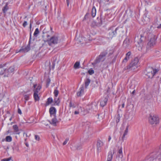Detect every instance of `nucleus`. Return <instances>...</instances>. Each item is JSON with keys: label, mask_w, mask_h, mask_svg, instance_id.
<instances>
[{"label": "nucleus", "mask_w": 161, "mask_h": 161, "mask_svg": "<svg viewBox=\"0 0 161 161\" xmlns=\"http://www.w3.org/2000/svg\"><path fill=\"white\" fill-rule=\"evenodd\" d=\"M39 29L38 28H36L35 30V31L34 33V36H37V35L39 34Z\"/></svg>", "instance_id": "e433bc0d"}, {"label": "nucleus", "mask_w": 161, "mask_h": 161, "mask_svg": "<svg viewBox=\"0 0 161 161\" xmlns=\"http://www.w3.org/2000/svg\"><path fill=\"white\" fill-rule=\"evenodd\" d=\"M53 117V118L52 119L51 121L50 122V124L54 126H56V123L58 122V121L56 118V116H55V117Z\"/></svg>", "instance_id": "a211bd4d"}, {"label": "nucleus", "mask_w": 161, "mask_h": 161, "mask_svg": "<svg viewBox=\"0 0 161 161\" xmlns=\"http://www.w3.org/2000/svg\"><path fill=\"white\" fill-rule=\"evenodd\" d=\"M135 90H134L132 92V94L133 95H134L135 93Z\"/></svg>", "instance_id": "13d9d810"}, {"label": "nucleus", "mask_w": 161, "mask_h": 161, "mask_svg": "<svg viewBox=\"0 0 161 161\" xmlns=\"http://www.w3.org/2000/svg\"><path fill=\"white\" fill-rule=\"evenodd\" d=\"M26 139H25V141H26Z\"/></svg>", "instance_id": "69168bd1"}, {"label": "nucleus", "mask_w": 161, "mask_h": 161, "mask_svg": "<svg viewBox=\"0 0 161 161\" xmlns=\"http://www.w3.org/2000/svg\"><path fill=\"white\" fill-rule=\"evenodd\" d=\"M25 145L27 147H29V144L27 143H25Z\"/></svg>", "instance_id": "6e6d98bb"}, {"label": "nucleus", "mask_w": 161, "mask_h": 161, "mask_svg": "<svg viewBox=\"0 0 161 161\" xmlns=\"http://www.w3.org/2000/svg\"><path fill=\"white\" fill-rule=\"evenodd\" d=\"M33 87L34 88V93H38L41 88V86L39 85L38 86L36 84H34Z\"/></svg>", "instance_id": "2eb2a0df"}, {"label": "nucleus", "mask_w": 161, "mask_h": 161, "mask_svg": "<svg viewBox=\"0 0 161 161\" xmlns=\"http://www.w3.org/2000/svg\"><path fill=\"white\" fill-rule=\"evenodd\" d=\"M69 106L70 107H72L73 108L75 107V105L73 103H72L71 102H70L69 103Z\"/></svg>", "instance_id": "ea45409f"}, {"label": "nucleus", "mask_w": 161, "mask_h": 161, "mask_svg": "<svg viewBox=\"0 0 161 161\" xmlns=\"http://www.w3.org/2000/svg\"><path fill=\"white\" fill-rule=\"evenodd\" d=\"M107 101L108 99L106 98H105L102 101L100 102V103L101 106L102 107L104 106L106 104Z\"/></svg>", "instance_id": "aec40b11"}, {"label": "nucleus", "mask_w": 161, "mask_h": 161, "mask_svg": "<svg viewBox=\"0 0 161 161\" xmlns=\"http://www.w3.org/2000/svg\"><path fill=\"white\" fill-rule=\"evenodd\" d=\"M35 139L37 141H39L40 140V138L38 135H35Z\"/></svg>", "instance_id": "37998d69"}, {"label": "nucleus", "mask_w": 161, "mask_h": 161, "mask_svg": "<svg viewBox=\"0 0 161 161\" xmlns=\"http://www.w3.org/2000/svg\"><path fill=\"white\" fill-rule=\"evenodd\" d=\"M157 37L154 35H153L150 39L146 46L147 50H148L152 48L156 44Z\"/></svg>", "instance_id": "423d86ee"}, {"label": "nucleus", "mask_w": 161, "mask_h": 161, "mask_svg": "<svg viewBox=\"0 0 161 161\" xmlns=\"http://www.w3.org/2000/svg\"><path fill=\"white\" fill-rule=\"evenodd\" d=\"M53 66H54V63H53ZM54 67H53V68Z\"/></svg>", "instance_id": "680f3d73"}, {"label": "nucleus", "mask_w": 161, "mask_h": 161, "mask_svg": "<svg viewBox=\"0 0 161 161\" xmlns=\"http://www.w3.org/2000/svg\"><path fill=\"white\" fill-rule=\"evenodd\" d=\"M131 54V52L130 51L128 52L126 54V56L124 59L123 60L122 62L123 63H126L128 60L129 59V57Z\"/></svg>", "instance_id": "dca6fc26"}, {"label": "nucleus", "mask_w": 161, "mask_h": 161, "mask_svg": "<svg viewBox=\"0 0 161 161\" xmlns=\"http://www.w3.org/2000/svg\"><path fill=\"white\" fill-rule=\"evenodd\" d=\"M158 71V70L157 69H154L151 67H149L146 69L145 73L148 78H152Z\"/></svg>", "instance_id": "39448f33"}, {"label": "nucleus", "mask_w": 161, "mask_h": 161, "mask_svg": "<svg viewBox=\"0 0 161 161\" xmlns=\"http://www.w3.org/2000/svg\"><path fill=\"white\" fill-rule=\"evenodd\" d=\"M69 139L68 138H66L65 141L63 143V145H65V144H66V143H67L68 141H69Z\"/></svg>", "instance_id": "c03bdc74"}, {"label": "nucleus", "mask_w": 161, "mask_h": 161, "mask_svg": "<svg viewBox=\"0 0 161 161\" xmlns=\"http://www.w3.org/2000/svg\"><path fill=\"white\" fill-rule=\"evenodd\" d=\"M161 156V145L158 148L156 149L154 151L147 156L146 160L147 161H153L156 158L160 159Z\"/></svg>", "instance_id": "f03ea898"}, {"label": "nucleus", "mask_w": 161, "mask_h": 161, "mask_svg": "<svg viewBox=\"0 0 161 161\" xmlns=\"http://www.w3.org/2000/svg\"><path fill=\"white\" fill-rule=\"evenodd\" d=\"M54 104L56 105H58L60 102L59 98H57V97H55L54 98Z\"/></svg>", "instance_id": "c756f323"}, {"label": "nucleus", "mask_w": 161, "mask_h": 161, "mask_svg": "<svg viewBox=\"0 0 161 161\" xmlns=\"http://www.w3.org/2000/svg\"><path fill=\"white\" fill-rule=\"evenodd\" d=\"M142 20L145 24H146L150 21V19L149 18L147 17L146 16L144 15Z\"/></svg>", "instance_id": "412c9836"}, {"label": "nucleus", "mask_w": 161, "mask_h": 161, "mask_svg": "<svg viewBox=\"0 0 161 161\" xmlns=\"http://www.w3.org/2000/svg\"><path fill=\"white\" fill-rule=\"evenodd\" d=\"M98 103L93 102L92 104V108L93 110H96L97 109Z\"/></svg>", "instance_id": "bb28decb"}, {"label": "nucleus", "mask_w": 161, "mask_h": 161, "mask_svg": "<svg viewBox=\"0 0 161 161\" xmlns=\"http://www.w3.org/2000/svg\"><path fill=\"white\" fill-rule=\"evenodd\" d=\"M113 157V155L111 152H109L108 153L107 161H112Z\"/></svg>", "instance_id": "5701e85b"}, {"label": "nucleus", "mask_w": 161, "mask_h": 161, "mask_svg": "<svg viewBox=\"0 0 161 161\" xmlns=\"http://www.w3.org/2000/svg\"><path fill=\"white\" fill-rule=\"evenodd\" d=\"M27 25V21H24V22L23 24V25L24 26V27H25Z\"/></svg>", "instance_id": "09e8293b"}, {"label": "nucleus", "mask_w": 161, "mask_h": 161, "mask_svg": "<svg viewBox=\"0 0 161 161\" xmlns=\"http://www.w3.org/2000/svg\"><path fill=\"white\" fill-rule=\"evenodd\" d=\"M80 91L77 93V95L78 96H80L83 94L84 93V85H82L80 89Z\"/></svg>", "instance_id": "f3484780"}, {"label": "nucleus", "mask_w": 161, "mask_h": 161, "mask_svg": "<svg viewBox=\"0 0 161 161\" xmlns=\"http://www.w3.org/2000/svg\"><path fill=\"white\" fill-rule=\"evenodd\" d=\"M6 65V64H1L0 65V68H2L5 65Z\"/></svg>", "instance_id": "603ef678"}, {"label": "nucleus", "mask_w": 161, "mask_h": 161, "mask_svg": "<svg viewBox=\"0 0 161 161\" xmlns=\"http://www.w3.org/2000/svg\"><path fill=\"white\" fill-rule=\"evenodd\" d=\"M11 119H12L11 118H10V120H11Z\"/></svg>", "instance_id": "338daca9"}, {"label": "nucleus", "mask_w": 161, "mask_h": 161, "mask_svg": "<svg viewBox=\"0 0 161 161\" xmlns=\"http://www.w3.org/2000/svg\"><path fill=\"white\" fill-rule=\"evenodd\" d=\"M53 93L55 97H57L59 93V92L57 90V87H56L54 90Z\"/></svg>", "instance_id": "2f4dec72"}, {"label": "nucleus", "mask_w": 161, "mask_h": 161, "mask_svg": "<svg viewBox=\"0 0 161 161\" xmlns=\"http://www.w3.org/2000/svg\"><path fill=\"white\" fill-rule=\"evenodd\" d=\"M90 80L88 78H86L85 80V87L86 88L90 82Z\"/></svg>", "instance_id": "6ab92c4d"}, {"label": "nucleus", "mask_w": 161, "mask_h": 161, "mask_svg": "<svg viewBox=\"0 0 161 161\" xmlns=\"http://www.w3.org/2000/svg\"><path fill=\"white\" fill-rule=\"evenodd\" d=\"M33 97L36 101H38L39 100L40 98L38 94V93H34Z\"/></svg>", "instance_id": "cd10ccee"}, {"label": "nucleus", "mask_w": 161, "mask_h": 161, "mask_svg": "<svg viewBox=\"0 0 161 161\" xmlns=\"http://www.w3.org/2000/svg\"><path fill=\"white\" fill-rule=\"evenodd\" d=\"M124 106H125V104L124 103H123L122 104V108H124Z\"/></svg>", "instance_id": "4d7b16f0"}, {"label": "nucleus", "mask_w": 161, "mask_h": 161, "mask_svg": "<svg viewBox=\"0 0 161 161\" xmlns=\"http://www.w3.org/2000/svg\"><path fill=\"white\" fill-rule=\"evenodd\" d=\"M78 110H80V113L82 115H84L85 114L88 112V111H87L86 112H83L82 111V108L81 107H80L78 108Z\"/></svg>", "instance_id": "c9c22d12"}, {"label": "nucleus", "mask_w": 161, "mask_h": 161, "mask_svg": "<svg viewBox=\"0 0 161 161\" xmlns=\"http://www.w3.org/2000/svg\"><path fill=\"white\" fill-rule=\"evenodd\" d=\"M81 148L82 145L81 143L72 145V149L74 150H79Z\"/></svg>", "instance_id": "4468645a"}, {"label": "nucleus", "mask_w": 161, "mask_h": 161, "mask_svg": "<svg viewBox=\"0 0 161 161\" xmlns=\"http://www.w3.org/2000/svg\"><path fill=\"white\" fill-rule=\"evenodd\" d=\"M8 5L6 4L3 8V13H5L7 11L8 9Z\"/></svg>", "instance_id": "7c9ffc66"}, {"label": "nucleus", "mask_w": 161, "mask_h": 161, "mask_svg": "<svg viewBox=\"0 0 161 161\" xmlns=\"http://www.w3.org/2000/svg\"><path fill=\"white\" fill-rule=\"evenodd\" d=\"M118 29V28H115L114 26H113L108 30V33L110 38H112L116 35Z\"/></svg>", "instance_id": "9d476101"}, {"label": "nucleus", "mask_w": 161, "mask_h": 161, "mask_svg": "<svg viewBox=\"0 0 161 161\" xmlns=\"http://www.w3.org/2000/svg\"><path fill=\"white\" fill-rule=\"evenodd\" d=\"M49 112L51 117L52 116L55 117L56 116V110L54 107H52L50 108Z\"/></svg>", "instance_id": "ddd939ff"}, {"label": "nucleus", "mask_w": 161, "mask_h": 161, "mask_svg": "<svg viewBox=\"0 0 161 161\" xmlns=\"http://www.w3.org/2000/svg\"><path fill=\"white\" fill-rule=\"evenodd\" d=\"M111 139V137H110V136H109V137H108V142H109L110 141V140Z\"/></svg>", "instance_id": "5fc2aeb1"}, {"label": "nucleus", "mask_w": 161, "mask_h": 161, "mask_svg": "<svg viewBox=\"0 0 161 161\" xmlns=\"http://www.w3.org/2000/svg\"><path fill=\"white\" fill-rule=\"evenodd\" d=\"M144 40L145 38L142 35L137 36L135 38V42L137 43L136 46L138 47V50L141 51L142 50Z\"/></svg>", "instance_id": "20e7f679"}, {"label": "nucleus", "mask_w": 161, "mask_h": 161, "mask_svg": "<svg viewBox=\"0 0 161 161\" xmlns=\"http://www.w3.org/2000/svg\"><path fill=\"white\" fill-rule=\"evenodd\" d=\"M14 69L12 67H10L8 69H3V72L0 71V74L3 75L4 74V76L8 77L9 75H10L14 71Z\"/></svg>", "instance_id": "1a4fd4ad"}, {"label": "nucleus", "mask_w": 161, "mask_h": 161, "mask_svg": "<svg viewBox=\"0 0 161 161\" xmlns=\"http://www.w3.org/2000/svg\"><path fill=\"white\" fill-rule=\"evenodd\" d=\"M122 147H121L120 149H119L118 151V153H119V155H118V156L119 157H120L121 158H122L123 157V154H122Z\"/></svg>", "instance_id": "c85d7f7f"}, {"label": "nucleus", "mask_w": 161, "mask_h": 161, "mask_svg": "<svg viewBox=\"0 0 161 161\" xmlns=\"http://www.w3.org/2000/svg\"><path fill=\"white\" fill-rule=\"evenodd\" d=\"M107 53H108L107 51H105L101 53L99 56L95 60V63L97 64L100 62L103 61L105 59V56Z\"/></svg>", "instance_id": "6e6552de"}, {"label": "nucleus", "mask_w": 161, "mask_h": 161, "mask_svg": "<svg viewBox=\"0 0 161 161\" xmlns=\"http://www.w3.org/2000/svg\"><path fill=\"white\" fill-rule=\"evenodd\" d=\"M29 95H24V99L26 101H28L29 99Z\"/></svg>", "instance_id": "58836bf2"}, {"label": "nucleus", "mask_w": 161, "mask_h": 161, "mask_svg": "<svg viewBox=\"0 0 161 161\" xmlns=\"http://www.w3.org/2000/svg\"><path fill=\"white\" fill-rule=\"evenodd\" d=\"M26 136H27V134H26Z\"/></svg>", "instance_id": "0e129e2a"}, {"label": "nucleus", "mask_w": 161, "mask_h": 161, "mask_svg": "<svg viewBox=\"0 0 161 161\" xmlns=\"http://www.w3.org/2000/svg\"><path fill=\"white\" fill-rule=\"evenodd\" d=\"M18 112L19 114H22L21 111L20 109L19 108H18Z\"/></svg>", "instance_id": "3c124183"}, {"label": "nucleus", "mask_w": 161, "mask_h": 161, "mask_svg": "<svg viewBox=\"0 0 161 161\" xmlns=\"http://www.w3.org/2000/svg\"><path fill=\"white\" fill-rule=\"evenodd\" d=\"M88 72L90 75H92L94 74V71L93 69H90L88 70Z\"/></svg>", "instance_id": "a19ab883"}, {"label": "nucleus", "mask_w": 161, "mask_h": 161, "mask_svg": "<svg viewBox=\"0 0 161 161\" xmlns=\"http://www.w3.org/2000/svg\"><path fill=\"white\" fill-rule=\"evenodd\" d=\"M1 161H13V160L11 159V157H9L8 158L3 159L1 160Z\"/></svg>", "instance_id": "4c0bfd02"}, {"label": "nucleus", "mask_w": 161, "mask_h": 161, "mask_svg": "<svg viewBox=\"0 0 161 161\" xmlns=\"http://www.w3.org/2000/svg\"><path fill=\"white\" fill-rule=\"evenodd\" d=\"M157 27L158 28H161V24Z\"/></svg>", "instance_id": "bf43d9fd"}, {"label": "nucleus", "mask_w": 161, "mask_h": 161, "mask_svg": "<svg viewBox=\"0 0 161 161\" xmlns=\"http://www.w3.org/2000/svg\"><path fill=\"white\" fill-rule=\"evenodd\" d=\"M72 1L71 0H66V2L67 3V6L68 7L69 6V4L71 3Z\"/></svg>", "instance_id": "a18cd8bd"}, {"label": "nucleus", "mask_w": 161, "mask_h": 161, "mask_svg": "<svg viewBox=\"0 0 161 161\" xmlns=\"http://www.w3.org/2000/svg\"><path fill=\"white\" fill-rule=\"evenodd\" d=\"M128 126H127L126 127V129L125 130V131H124V133L123 134V135H127V133L128 132Z\"/></svg>", "instance_id": "79ce46f5"}, {"label": "nucleus", "mask_w": 161, "mask_h": 161, "mask_svg": "<svg viewBox=\"0 0 161 161\" xmlns=\"http://www.w3.org/2000/svg\"><path fill=\"white\" fill-rule=\"evenodd\" d=\"M80 65V62H76L74 65V68L75 69H78L79 68Z\"/></svg>", "instance_id": "72a5a7b5"}, {"label": "nucleus", "mask_w": 161, "mask_h": 161, "mask_svg": "<svg viewBox=\"0 0 161 161\" xmlns=\"http://www.w3.org/2000/svg\"><path fill=\"white\" fill-rule=\"evenodd\" d=\"M138 62V59L135 58L132 60L130 64L125 67L123 69V71L127 70L129 71L130 70H134L137 67V64Z\"/></svg>", "instance_id": "7ed1b4c3"}, {"label": "nucleus", "mask_w": 161, "mask_h": 161, "mask_svg": "<svg viewBox=\"0 0 161 161\" xmlns=\"http://www.w3.org/2000/svg\"><path fill=\"white\" fill-rule=\"evenodd\" d=\"M14 129V132H15L16 134H19L20 132H19V130L18 127L17 125H14L13 126Z\"/></svg>", "instance_id": "4be33fe9"}, {"label": "nucleus", "mask_w": 161, "mask_h": 161, "mask_svg": "<svg viewBox=\"0 0 161 161\" xmlns=\"http://www.w3.org/2000/svg\"><path fill=\"white\" fill-rule=\"evenodd\" d=\"M30 28H31V23H30Z\"/></svg>", "instance_id": "052dcab7"}, {"label": "nucleus", "mask_w": 161, "mask_h": 161, "mask_svg": "<svg viewBox=\"0 0 161 161\" xmlns=\"http://www.w3.org/2000/svg\"><path fill=\"white\" fill-rule=\"evenodd\" d=\"M148 120L149 122L152 125H156L159 123V118L156 115H150Z\"/></svg>", "instance_id": "0eeeda50"}, {"label": "nucleus", "mask_w": 161, "mask_h": 161, "mask_svg": "<svg viewBox=\"0 0 161 161\" xmlns=\"http://www.w3.org/2000/svg\"><path fill=\"white\" fill-rule=\"evenodd\" d=\"M89 14L88 13H86V14L83 19L84 20L88 18Z\"/></svg>", "instance_id": "49530a36"}, {"label": "nucleus", "mask_w": 161, "mask_h": 161, "mask_svg": "<svg viewBox=\"0 0 161 161\" xmlns=\"http://www.w3.org/2000/svg\"><path fill=\"white\" fill-rule=\"evenodd\" d=\"M126 135H124L123 134V136L122 137V142H123L125 139V136Z\"/></svg>", "instance_id": "864d4df0"}, {"label": "nucleus", "mask_w": 161, "mask_h": 161, "mask_svg": "<svg viewBox=\"0 0 161 161\" xmlns=\"http://www.w3.org/2000/svg\"><path fill=\"white\" fill-rule=\"evenodd\" d=\"M127 41L126 40H125L123 42V45L124 46H125V45H125L126 47H127Z\"/></svg>", "instance_id": "de8ad7c7"}, {"label": "nucleus", "mask_w": 161, "mask_h": 161, "mask_svg": "<svg viewBox=\"0 0 161 161\" xmlns=\"http://www.w3.org/2000/svg\"><path fill=\"white\" fill-rule=\"evenodd\" d=\"M78 110H80V113L82 115H84L85 114L88 112V111H87L86 112H83L82 111V108L81 107H80L78 108Z\"/></svg>", "instance_id": "f704fd0d"}, {"label": "nucleus", "mask_w": 161, "mask_h": 161, "mask_svg": "<svg viewBox=\"0 0 161 161\" xmlns=\"http://www.w3.org/2000/svg\"><path fill=\"white\" fill-rule=\"evenodd\" d=\"M12 140V137L10 136H7L6 137V141L7 142H11Z\"/></svg>", "instance_id": "473e14b6"}, {"label": "nucleus", "mask_w": 161, "mask_h": 161, "mask_svg": "<svg viewBox=\"0 0 161 161\" xmlns=\"http://www.w3.org/2000/svg\"><path fill=\"white\" fill-rule=\"evenodd\" d=\"M96 10L95 8L94 7H93L92 10V15L93 17H94L96 15Z\"/></svg>", "instance_id": "393cba45"}, {"label": "nucleus", "mask_w": 161, "mask_h": 161, "mask_svg": "<svg viewBox=\"0 0 161 161\" xmlns=\"http://www.w3.org/2000/svg\"><path fill=\"white\" fill-rule=\"evenodd\" d=\"M26 101H27L25 100V103H26Z\"/></svg>", "instance_id": "e2e57ef3"}, {"label": "nucleus", "mask_w": 161, "mask_h": 161, "mask_svg": "<svg viewBox=\"0 0 161 161\" xmlns=\"http://www.w3.org/2000/svg\"><path fill=\"white\" fill-rule=\"evenodd\" d=\"M122 114H120L118 112L116 118V121L117 123H118L119 121L120 118L122 117Z\"/></svg>", "instance_id": "a878e982"}, {"label": "nucleus", "mask_w": 161, "mask_h": 161, "mask_svg": "<svg viewBox=\"0 0 161 161\" xmlns=\"http://www.w3.org/2000/svg\"><path fill=\"white\" fill-rule=\"evenodd\" d=\"M43 33V35H42V37L44 41L47 42L50 46H52L58 43V36H54L48 40V37L50 36V35L48 34V32H46L45 29H44Z\"/></svg>", "instance_id": "f257e3e1"}, {"label": "nucleus", "mask_w": 161, "mask_h": 161, "mask_svg": "<svg viewBox=\"0 0 161 161\" xmlns=\"http://www.w3.org/2000/svg\"><path fill=\"white\" fill-rule=\"evenodd\" d=\"M80 113V110H78V111H75L74 112L75 114H78Z\"/></svg>", "instance_id": "8fccbe9b"}, {"label": "nucleus", "mask_w": 161, "mask_h": 161, "mask_svg": "<svg viewBox=\"0 0 161 161\" xmlns=\"http://www.w3.org/2000/svg\"><path fill=\"white\" fill-rule=\"evenodd\" d=\"M53 102V99L52 97H49L47 99V101L46 102L45 104L46 106L50 104L51 103Z\"/></svg>", "instance_id": "b1692460"}, {"label": "nucleus", "mask_w": 161, "mask_h": 161, "mask_svg": "<svg viewBox=\"0 0 161 161\" xmlns=\"http://www.w3.org/2000/svg\"><path fill=\"white\" fill-rule=\"evenodd\" d=\"M31 39V35L30 34V37L29 39V45L27 46L26 47H25L24 48H22L20 49L19 52H22L23 53H25L28 52L30 49V47L29 45V44L30 42V41Z\"/></svg>", "instance_id": "f8f14e48"}, {"label": "nucleus", "mask_w": 161, "mask_h": 161, "mask_svg": "<svg viewBox=\"0 0 161 161\" xmlns=\"http://www.w3.org/2000/svg\"><path fill=\"white\" fill-rule=\"evenodd\" d=\"M50 81H48V82L49 83H50Z\"/></svg>", "instance_id": "774afa93"}, {"label": "nucleus", "mask_w": 161, "mask_h": 161, "mask_svg": "<svg viewBox=\"0 0 161 161\" xmlns=\"http://www.w3.org/2000/svg\"><path fill=\"white\" fill-rule=\"evenodd\" d=\"M103 145L104 143L101 140L99 139L97 141L96 146L98 151L101 152L102 148Z\"/></svg>", "instance_id": "9b49d317"}]
</instances>
